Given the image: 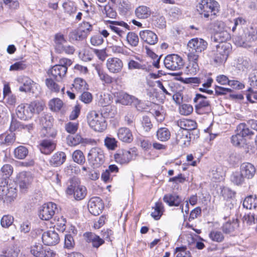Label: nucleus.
I'll return each mask as SVG.
<instances>
[{
    "mask_svg": "<svg viewBox=\"0 0 257 257\" xmlns=\"http://www.w3.org/2000/svg\"><path fill=\"white\" fill-rule=\"evenodd\" d=\"M243 206L248 209H253L256 211L257 208V198L255 196L249 195L243 200Z\"/></svg>",
    "mask_w": 257,
    "mask_h": 257,
    "instance_id": "2f4dec72",
    "label": "nucleus"
},
{
    "mask_svg": "<svg viewBox=\"0 0 257 257\" xmlns=\"http://www.w3.org/2000/svg\"><path fill=\"white\" fill-rule=\"evenodd\" d=\"M117 141L113 138L106 137L104 140L105 146L111 150H114L117 147Z\"/></svg>",
    "mask_w": 257,
    "mask_h": 257,
    "instance_id": "e2e57ef3",
    "label": "nucleus"
},
{
    "mask_svg": "<svg viewBox=\"0 0 257 257\" xmlns=\"http://www.w3.org/2000/svg\"><path fill=\"white\" fill-rule=\"evenodd\" d=\"M49 105L52 110L58 111L60 110L63 106V102L60 99L55 98L50 100Z\"/></svg>",
    "mask_w": 257,
    "mask_h": 257,
    "instance_id": "49530a36",
    "label": "nucleus"
},
{
    "mask_svg": "<svg viewBox=\"0 0 257 257\" xmlns=\"http://www.w3.org/2000/svg\"><path fill=\"white\" fill-rule=\"evenodd\" d=\"M31 252L36 257H46L48 256L46 249L41 243H37L32 246Z\"/></svg>",
    "mask_w": 257,
    "mask_h": 257,
    "instance_id": "7c9ffc66",
    "label": "nucleus"
},
{
    "mask_svg": "<svg viewBox=\"0 0 257 257\" xmlns=\"http://www.w3.org/2000/svg\"><path fill=\"white\" fill-rule=\"evenodd\" d=\"M163 201L169 206H179L182 202V199L176 193H168L164 196Z\"/></svg>",
    "mask_w": 257,
    "mask_h": 257,
    "instance_id": "bb28decb",
    "label": "nucleus"
},
{
    "mask_svg": "<svg viewBox=\"0 0 257 257\" xmlns=\"http://www.w3.org/2000/svg\"><path fill=\"white\" fill-rule=\"evenodd\" d=\"M88 208L91 214L95 216L98 215L104 208L102 200L97 197L91 198L88 203Z\"/></svg>",
    "mask_w": 257,
    "mask_h": 257,
    "instance_id": "2eb2a0df",
    "label": "nucleus"
},
{
    "mask_svg": "<svg viewBox=\"0 0 257 257\" xmlns=\"http://www.w3.org/2000/svg\"><path fill=\"white\" fill-rule=\"evenodd\" d=\"M112 102V96L107 93H101L98 98V103L102 106H107Z\"/></svg>",
    "mask_w": 257,
    "mask_h": 257,
    "instance_id": "79ce46f5",
    "label": "nucleus"
},
{
    "mask_svg": "<svg viewBox=\"0 0 257 257\" xmlns=\"http://www.w3.org/2000/svg\"><path fill=\"white\" fill-rule=\"evenodd\" d=\"M193 110L192 106L189 104H183L179 107V112L181 114L188 115L191 114Z\"/></svg>",
    "mask_w": 257,
    "mask_h": 257,
    "instance_id": "0e129e2a",
    "label": "nucleus"
},
{
    "mask_svg": "<svg viewBox=\"0 0 257 257\" xmlns=\"http://www.w3.org/2000/svg\"><path fill=\"white\" fill-rule=\"evenodd\" d=\"M128 69H141L147 71L148 68L147 66L145 64H141L139 62L132 60L128 63Z\"/></svg>",
    "mask_w": 257,
    "mask_h": 257,
    "instance_id": "052dcab7",
    "label": "nucleus"
},
{
    "mask_svg": "<svg viewBox=\"0 0 257 257\" xmlns=\"http://www.w3.org/2000/svg\"><path fill=\"white\" fill-rule=\"evenodd\" d=\"M43 243L47 245H55L60 241L59 236L55 230H48L44 232L42 236Z\"/></svg>",
    "mask_w": 257,
    "mask_h": 257,
    "instance_id": "6ab92c4d",
    "label": "nucleus"
},
{
    "mask_svg": "<svg viewBox=\"0 0 257 257\" xmlns=\"http://www.w3.org/2000/svg\"><path fill=\"white\" fill-rule=\"evenodd\" d=\"M44 105L39 101H33L30 103H22L16 109V114L21 119L26 120L31 118L35 112H41Z\"/></svg>",
    "mask_w": 257,
    "mask_h": 257,
    "instance_id": "f257e3e1",
    "label": "nucleus"
},
{
    "mask_svg": "<svg viewBox=\"0 0 257 257\" xmlns=\"http://www.w3.org/2000/svg\"><path fill=\"white\" fill-rule=\"evenodd\" d=\"M257 40V28L250 27L243 30L242 33L234 38V42L237 46L248 48L250 47L249 43Z\"/></svg>",
    "mask_w": 257,
    "mask_h": 257,
    "instance_id": "f03ea898",
    "label": "nucleus"
},
{
    "mask_svg": "<svg viewBox=\"0 0 257 257\" xmlns=\"http://www.w3.org/2000/svg\"><path fill=\"white\" fill-rule=\"evenodd\" d=\"M78 29L86 38L93 30V26L87 22H83L79 25Z\"/></svg>",
    "mask_w": 257,
    "mask_h": 257,
    "instance_id": "37998d69",
    "label": "nucleus"
},
{
    "mask_svg": "<svg viewBox=\"0 0 257 257\" xmlns=\"http://www.w3.org/2000/svg\"><path fill=\"white\" fill-rule=\"evenodd\" d=\"M18 81L21 84L19 87V90L21 92H31L33 85L36 84L29 77L23 76L18 79Z\"/></svg>",
    "mask_w": 257,
    "mask_h": 257,
    "instance_id": "393cba45",
    "label": "nucleus"
},
{
    "mask_svg": "<svg viewBox=\"0 0 257 257\" xmlns=\"http://www.w3.org/2000/svg\"><path fill=\"white\" fill-rule=\"evenodd\" d=\"M14 220V218L10 215H4L1 220V225L4 228H8L11 226Z\"/></svg>",
    "mask_w": 257,
    "mask_h": 257,
    "instance_id": "5fc2aeb1",
    "label": "nucleus"
},
{
    "mask_svg": "<svg viewBox=\"0 0 257 257\" xmlns=\"http://www.w3.org/2000/svg\"><path fill=\"white\" fill-rule=\"evenodd\" d=\"M208 44L206 41L201 38H193L190 40L188 43V46L192 49L189 52H194L195 54L201 53L204 51L207 47Z\"/></svg>",
    "mask_w": 257,
    "mask_h": 257,
    "instance_id": "dca6fc26",
    "label": "nucleus"
},
{
    "mask_svg": "<svg viewBox=\"0 0 257 257\" xmlns=\"http://www.w3.org/2000/svg\"><path fill=\"white\" fill-rule=\"evenodd\" d=\"M145 49L146 50V53L147 54V55L153 60V62L152 63L153 65L156 68H159L160 60L161 56L159 57L157 54H156L154 52H153L152 50H151L150 48L148 46H145Z\"/></svg>",
    "mask_w": 257,
    "mask_h": 257,
    "instance_id": "58836bf2",
    "label": "nucleus"
},
{
    "mask_svg": "<svg viewBox=\"0 0 257 257\" xmlns=\"http://www.w3.org/2000/svg\"><path fill=\"white\" fill-rule=\"evenodd\" d=\"M45 84L49 89L54 92H58L60 89L59 86L52 79V78H47Z\"/></svg>",
    "mask_w": 257,
    "mask_h": 257,
    "instance_id": "13d9d810",
    "label": "nucleus"
},
{
    "mask_svg": "<svg viewBox=\"0 0 257 257\" xmlns=\"http://www.w3.org/2000/svg\"><path fill=\"white\" fill-rule=\"evenodd\" d=\"M115 102L116 103H119L124 105H133L139 111H141L144 109L141 100L126 93H120Z\"/></svg>",
    "mask_w": 257,
    "mask_h": 257,
    "instance_id": "9d476101",
    "label": "nucleus"
},
{
    "mask_svg": "<svg viewBox=\"0 0 257 257\" xmlns=\"http://www.w3.org/2000/svg\"><path fill=\"white\" fill-rule=\"evenodd\" d=\"M55 144L49 140L42 141L39 146L41 152L45 155L50 154L55 150Z\"/></svg>",
    "mask_w": 257,
    "mask_h": 257,
    "instance_id": "cd10ccee",
    "label": "nucleus"
},
{
    "mask_svg": "<svg viewBox=\"0 0 257 257\" xmlns=\"http://www.w3.org/2000/svg\"><path fill=\"white\" fill-rule=\"evenodd\" d=\"M231 44L229 43H220L216 47L214 61L217 64L224 63L231 50Z\"/></svg>",
    "mask_w": 257,
    "mask_h": 257,
    "instance_id": "6e6552de",
    "label": "nucleus"
},
{
    "mask_svg": "<svg viewBox=\"0 0 257 257\" xmlns=\"http://www.w3.org/2000/svg\"><path fill=\"white\" fill-rule=\"evenodd\" d=\"M135 13L138 18L143 19L148 18L151 14L150 8L144 6L138 7Z\"/></svg>",
    "mask_w": 257,
    "mask_h": 257,
    "instance_id": "f704fd0d",
    "label": "nucleus"
},
{
    "mask_svg": "<svg viewBox=\"0 0 257 257\" xmlns=\"http://www.w3.org/2000/svg\"><path fill=\"white\" fill-rule=\"evenodd\" d=\"M73 88L78 92H81L88 89L86 81L81 78H75L72 84Z\"/></svg>",
    "mask_w": 257,
    "mask_h": 257,
    "instance_id": "72a5a7b5",
    "label": "nucleus"
},
{
    "mask_svg": "<svg viewBox=\"0 0 257 257\" xmlns=\"http://www.w3.org/2000/svg\"><path fill=\"white\" fill-rule=\"evenodd\" d=\"M154 211L151 213V216L156 220H158L162 215L164 211V208L163 203L161 202H157L155 205L153 207Z\"/></svg>",
    "mask_w": 257,
    "mask_h": 257,
    "instance_id": "c9c22d12",
    "label": "nucleus"
},
{
    "mask_svg": "<svg viewBox=\"0 0 257 257\" xmlns=\"http://www.w3.org/2000/svg\"><path fill=\"white\" fill-rule=\"evenodd\" d=\"M109 22L111 24L109 26L111 30L120 37L124 35L126 30L130 29L129 26L123 21H109Z\"/></svg>",
    "mask_w": 257,
    "mask_h": 257,
    "instance_id": "412c9836",
    "label": "nucleus"
},
{
    "mask_svg": "<svg viewBox=\"0 0 257 257\" xmlns=\"http://www.w3.org/2000/svg\"><path fill=\"white\" fill-rule=\"evenodd\" d=\"M211 28L213 29L214 34L220 33L222 31H226V27L225 24L222 21H216L211 24Z\"/></svg>",
    "mask_w": 257,
    "mask_h": 257,
    "instance_id": "8fccbe9b",
    "label": "nucleus"
},
{
    "mask_svg": "<svg viewBox=\"0 0 257 257\" xmlns=\"http://www.w3.org/2000/svg\"><path fill=\"white\" fill-rule=\"evenodd\" d=\"M106 66L109 72L117 73L121 71L123 67V62L118 58H109L106 60Z\"/></svg>",
    "mask_w": 257,
    "mask_h": 257,
    "instance_id": "a211bd4d",
    "label": "nucleus"
},
{
    "mask_svg": "<svg viewBox=\"0 0 257 257\" xmlns=\"http://www.w3.org/2000/svg\"><path fill=\"white\" fill-rule=\"evenodd\" d=\"M174 253L176 254V257H191L190 251L185 246L176 247Z\"/></svg>",
    "mask_w": 257,
    "mask_h": 257,
    "instance_id": "bf43d9fd",
    "label": "nucleus"
},
{
    "mask_svg": "<svg viewBox=\"0 0 257 257\" xmlns=\"http://www.w3.org/2000/svg\"><path fill=\"white\" fill-rule=\"evenodd\" d=\"M66 192L68 195L73 194L76 200H81L86 195V188L80 184L78 178L74 177L69 180Z\"/></svg>",
    "mask_w": 257,
    "mask_h": 257,
    "instance_id": "39448f33",
    "label": "nucleus"
},
{
    "mask_svg": "<svg viewBox=\"0 0 257 257\" xmlns=\"http://www.w3.org/2000/svg\"><path fill=\"white\" fill-rule=\"evenodd\" d=\"M88 160L94 166L98 167L101 165L104 161L103 151L99 148L91 149L88 155Z\"/></svg>",
    "mask_w": 257,
    "mask_h": 257,
    "instance_id": "ddd939ff",
    "label": "nucleus"
},
{
    "mask_svg": "<svg viewBox=\"0 0 257 257\" xmlns=\"http://www.w3.org/2000/svg\"><path fill=\"white\" fill-rule=\"evenodd\" d=\"M209 237L214 241L220 242L223 240L224 235L220 231L214 230L209 234Z\"/></svg>",
    "mask_w": 257,
    "mask_h": 257,
    "instance_id": "6e6d98bb",
    "label": "nucleus"
},
{
    "mask_svg": "<svg viewBox=\"0 0 257 257\" xmlns=\"http://www.w3.org/2000/svg\"><path fill=\"white\" fill-rule=\"evenodd\" d=\"M171 136L169 129L166 127H161L157 132V137L158 140L165 142L168 141Z\"/></svg>",
    "mask_w": 257,
    "mask_h": 257,
    "instance_id": "ea45409f",
    "label": "nucleus"
},
{
    "mask_svg": "<svg viewBox=\"0 0 257 257\" xmlns=\"http://www.w3.org/2000/svg\"><path fill=\"white\" fill-rule=\"evenodd\" d=\"M118 138L123 142L130 143L133 140V136L131 131L127 127H122L117 131Z\"/></svg>",
    "mask_w": 257,
    "mask_h": 257,
    "instance_id": "a878e982",
    "label": "nucleus"
},
{
    "mask_svg": "<svg viewBox=\"0 0 257 257\" xmlns=\"http://www.w3.org/2000/svg\"><path fill=\"white\" fill-rule=\"evenodd\" d=\"M52 117L48 114H44L40 118V123L45 130L50 128L52 125Z\"/></svg>",
    "mask_w": 257,
    "mask_h": 257,
    "instance_id": "a19ab883",
    "label": "nucleus"
},
{
    "mask_svg": "<svg viewBox=\"0 0 257 257\" xmlns=\"http://www.w3.org/2000/svg\"><path fill=\"white\" fill-rule=\"evenodd\" d=\"M187 56L189 63L186 68L187 71L188 73L195 74L199 69L198 64L199 55L194 52H189Z\"/></svg>",
    "mask_w": 257,
    "mask_h": 257,
    "instance_id": "f3484780",
    "label": "nucleus"
},
{
    "mask_svg": "<svg viewBox=\"0 0 257 257\" xmlns=\"http://www.w3.org/2000/svg\"><path fill=\"white\" fill-rule=\"evenodd\" d=\"M78 128V123L76 122H69L65 124V128L69 134H74Z\"/></svg>",
    "mask_w": 257,
    "mask_h": 257,
    "instance_id": "338daca9",
    "label": "nucleus"
},
{
    "mask_svg": "<svg viewBox=\"0 0 257 257\" xmlns=\"http://www.w3.org/2000/svg\"><path fill=\"white\" fill-rule=\"evenodd\" d=\"M87 123L89 126L96 132H102L107 127L105 118L101 113L95 110L89 111L87 115Z\"/></svg>",
    "mask_w": 257,
    "mask_h": 257,
    "instance_id": "20e7f679",
    "label": "nucleus"
},
{
    "mask_svg": "<svg viewBox=\"0 0 257 257\" xmlns=\"http://www.w3.org/2000/svg\"><path fill=\"white\" fill-rule=\"evenodd\" d=\"M72 158L75 162L79 164H83L85 161L83 153L80 150L75 151L72 154Z\"/></svg>",
    "mask_w": 257,
    "mask_h": 257,
    "instance_id": "4d7b16f0",
    "label": "nucleus"
},
{
    "mask_svg": "<svg viewBox=\"0 0 257 257\" xmlns=\"http://www.w3.org/2000/svg\"><path fill=\"white\" fill-rule=\"evenodd\" d=\"M72 62L70 59L63 58L59 60V64L54 65L49 70L51 75L56 81H59L67 71L68 67L71 65Z\"/></svg>",
    "mask_w": 257,
    "mask_h": 257,
    "instance_id": "0eeeda50",
    "label": "nucleus"
},
{
    "mask_svg": "<svg viewBox=\"0 0 257 257\" xmlns=\"http://www.w3.org/2000/svg\"><path fill=\"white\" fill-rule=\"evenodd\" d=\"M231 141L233 146L238 147H243L246 143V139L239 135L237 133L235 135L232 136Z\"/></svg>",
    "mask_w": 257,
    "mask_h": 257,
    "instance_id": "a18cd8bd",
    "label": "nucleus"
},
{
    "mask_svg": "<svg viewBox=\"0 0 257 257\" xmlns=\"http://www.w3.org/2000/svg\"><path fill=\"white\" fill-rule=\"evenodd\" d=\"M66 155L60 152L54 154L49 161L50 164L53 167H58L64 163L66 160Z\"/></svg>",
    "mask_w": 257,
    "mask_h": 257,
    "instance_id": "c85d7f7f",
    "label": "nucleus"
},
{
    "mask_svg": "<svg viewBox=\"0 0 257 257\" xmlns=\"http://www.w3.org/2000/svg\"><path fill=\"white\" fill-rule=\"evenodd\" d=\"M88 239L89 240V242H91L92 246L95 248L99 247L104 242L103 239L100 238L99 236L94 234H91Z\"/></svg>",
    "mask_w": 257,
    "mask_h": 257,
    "instance_id": "3c124183",
    "label": "nucleus"
},
{
    "mask_svg": "<svg viewBox=\"0 0 257 257\" xmlns=\"http://www.w3.org/2000/svg\"><path fill=\"white\" fill-rule=\"evenodd\" d=\"M69 37L70 39L76 41H81L85 39L78 28L70 32Z\"/></svg>",
    "mask_w": 257,
    "mask_h": 257,
    "instance_id": "680f3d73",
    "label": "nucleus"
},
{
    "mask_svg": "<svg viewBox=\"0 0 257 257\" xmlns=\"http://www.w3.org/2000/svg\"><path fill=\"white\" fill-rule=\"evenodd\" d=\"M164 63L166 68L173 71L180 70L184 65L183 59L175 54L167 55L164 60Z\"/></svg>",
    "mask_w": 257,
    "mask_h": 257,
    "instance_id": "9b49d317",
    "label": "nucleus"
},
{
    "mask_svg": "<svg viewBox=\"0 0 257 257\" xmlns=\"http://www.w3.org/2000/svg\"><path fill=\"white\" fill-rule=\"evenodd\" d=\"M100 79L105 83L109 84L112 82L113 78L107 73L100 69H96Z\"/></svg>",
    "mask_w": 257,
    "mask_h": 257,
    "instance_id": "864d4df0",
    "label": "nucleus"
},
{
    "mask_svg": "<svg viewBox=\"0 0 257 257\" xmlns=\"http://www.w3.org/2000/svg\"><path fill=\"white\" fill-rule=\"evenodd\" d=\"M245 179V177L242 176V173L240 172L233 173L230 177L231 182L237 185L242 184Z\"/></svg>",
    "mask_w": 257,
    "mask_h": 257,
    "instance_id": "603ef678",
    "label": "nucleus"
},
{
    "mask_svg": "<svg viewBox=\"0 0 257 257\" xmlns=\"http://www.w3.org/2000/svg\"><path fill=\"white\" fill-rule=\"evenodd\" d=\"M33 178L29 172H22L17 177V183L22 192H26L31 186Z\"/></svg>",
    "mask_w": 257,
    "mask_h": 257,
    "instance_id": "4468645a",
    "label": "nucleus"
},
{
    "mask_svg": "<svg viewBox=\"0 0 257 257\" xmlns=\"http://www.w3.org/2000/svg\"><path fill=\"white\" fill-rule=\"evenodd\" d=\"M230 38V34L226 30L220 33H217L216 34H214L213 36L211 38L213 41L218 42L219 44L220 43H227L226 41L229 40Z\"/></svg>",
    "mask_w": 257,
    "mask_h": 257,
    "instance_id": "473e14b6",
    "label": "nucleus"
},
{
    "mask_svg": "<svg viewBox=\"0 0 257 257\" xmlns=\"http://www.w3.org/2000/svg\"><path fill=\"white\" fill-rule=\"evenodd\" d=\"M17 196L16 184L12 181L10 182L6 180L0 183V198L4 202L11 203Z\"/></svg>",
    "mask_w": 257,
    "mask_h": 257,
    "instance_id": "7ed1b4c3",
    "label": "nucleus"
},
{
    "mask_svg": "<svg viewBox=\"0 0 257 257\" xmlns=\"http://www.w3.org/2000/svg\"><path fill=\"white\" fill-rule=\"evenodd\" d=\"M126 41L128 44L132 47L138 46L139 39L137 34L134 32H128L126 35Z\"/></svg>",
    "mask_w": 257,
    "mask_h": 257,
    "instance_id": "09e8293b",
    "label": "nucleus"
},
{
    "mask_svg": "<svg viewBox=\"0 0 257 257\" xmlns=\"http://www.w3.org/2000/svg\"><path fill=\"white\" fill-rule=\"evenodd\" d=\"M63 7L65 12L69 15H71L76 11V7L72 2H67L63 4Z\"/></svg>",
    "mask_w": 257,
    "mask_h": 257,
    "instance_id": "774afa93",
    "label": "nucleus"
},
{
    "mask_svg": "<svg viewBox=\"0 0 257 257\" xmlns=\"http://www.w3.org/2000/svg\"><path fill=\"white\" fill-rule=\"evenodd\" d=\"M57 211V205L53 202L44 204L40 207L39 216L43 220H49L52 218Z\"/></svg>",
    "mask_w": 257,
    "mask_h": 257,
    "instance_id": "f8f14e48",
    "label": "nucleus"
},
{
    "mask_svg": "<svg viewBox=\"0 0 257 257\" xmlns=\"http://www.w3.org/2000/svg\"><path fill=\"white\" fill-rule=\"evenodd\" d=\"M102 13L109 18L113 19L116 16V12L109 5H106L104 7Z\"/></svg>",
    "mask_w": 257,
    "mask_h": 257,
    "instance_id": "69168bd1",
    "label": "nucleus"
},
{
    "mask_svg": "<svg viewBox=\"0 0 257 257\" xmlns=\"http://www.w3.org/2000/svg\"><path fill=\"white\" fill-rule=\"evenodd\" d=\"M82 138L78 134L69 135L66 138L67 143L70 146H75L82 143Z\"/></svg>",
    "mask_w": 257,
    "mask_h": 257,
    "instance_id": "c03bdc74",
    "label": "nucleus"
},
{
    "mask_svg": "<svg viewBox=\"0 0 257 257\" xmlns=\"http://www.w3.org/2000/svg\"><path fill=\"white\" fill-rule=\"evenodd\" d=\"M236 132L243 138L253 134V133L244 123H241L237 125Z\"/></svg>",
    "mask_w": 257,
    "mask_h": 257,
    "instance_id": "e433bc0d",
    "label": "nucleus"
},
{
    "mask_svg": "<svg viewBox=\"0 0 257 257\" xmlns=\"http://www.w3.org/2000/svg\"><path fill=\"white\" fill-rule=\"evenodd\" d=\"M141 39L150 45H155L158 41L157 35L152 31L146 30L140 32Z\"/></svg>",
    "mask_w": 257,
    "mask_h": 257,
    "instance_id": "b1692460",
    "label": "nucleus"
},
{
    "mask_svg": "<svg viewBox=\"0 0 257 257\" xmlns=\"http://www.w3.org/2000/svg\"><path fill=\"white\" fill-rule=\"evenodd\" d=\"M28 149L25 146H20L16 148L14 151V157L18 159H24L28 155Z\"/></svg>",
    "mask_w": 257,
    "mask_h": 257,
    "instance_id": "4c0bfd02",
    "label": "nucleus"
},
{
    "mask_svg": "<svg viewBox=\"0 0 257 257\" xmlns=\"http://www.w3.org/2000/svg\"><path fill=\"white\" fill-rule=\"evenodd\" d=\"M254 212V211L252 212L245 214L242 218L243 222L249 225L257 223V215L255 214Z\"/></svg>",
    "mask_w": 257,
    "mask_h": 257,
    "instance_id": "de8ad7c7",
    "label": "nucleus"
},
{
    "mask_svg": "<svg viewBox=\"0 0 257 257\" xmlns=\"http://www.w3.org/2000/svg\"><path fill=\"white\" fill-rule=\"evenodd\" d=\"M133 157V154L129 151L120 150L114 156L115 161L120 164H126L129 163Z\"/></svg>",
    "mask_w": 257,
    "mask_h": 257,
    "instance_id": "4be33fe9",
    "label": "nucleus"
},
{
    "mask_svg": "<svg viewBox=\"0 0 257 257\" xmlns=\"http://www.w3.org/2000/svg\"><path fill=\"white\" fill-rule=\"evenodd\" d=\"M178 125L180 127V131H190L196 127L197 124L195 121L191 119H181L178 121Z\"/></svg>",
    "mask_w": 257,
    "mask_h": 257,
    "instance_id": "c756f323",
    "label": "nucleus"
},
{
    "mask_svg": "<svg viewBox=\"0 0 257 257\" xmlns=\"http://www.w3.org/2000/svg\"><path fill=\"white\" fill-rule=\"evenodd\" d=\"M200 15L205 18L214 16L219 12V5L214 0H202L198 4Z\"/></svg>",
    "mask_w": 257,
    "mask_h": 257,
    "instance_id": "423d86ee",
    "label": "nucleus"
},
{
    "mask_svg": "<svg viewBox=\"0 0 257 257\" xmlns=\"http://www.w3.org/2000/svg\"><path fill=\"white\" fill-rule=\"evenodd\" d=\"M193 101L196 104L195 108L197 113L208 114L211 111L210 102L205 96L197 93L194 98Z\"/></svg>",
    "mask_w": 257,
    "mask_h": 257,
    "instance_id": "1a4fd4ad",
    "label": "nucleus"
},
{
    "mask_svg": "<svg viewBox=\"0 0 257 257\" xmlns=\"http://www.w3.org/2000/svg\"><path fill=\"white\" fill-rule=\"evenodd\" d=\"M240 171L242 173V176L246 179H251L256 173V168L251 163L244 162L241 164Z\"/></svg>",
    "mask_w": 257,
    "mask_h": 257,
    "instance_id": "aec40b11",
    "label": "nucleus"
},
{
    "mask_svg": "<svg viewBox=\"0 0 257 257\" xmlns=\"http://www.w3.org/2000/svg\"><path fill=\"white\" fill-rule=\"evenodd\" d=\"M191 139V134L187 131L179 130L176 134V142L182 147L189 145Z\"/></svg>",
    "mask_w": 257,
    "mask_h": 257,
    "instance_id": "5701e85b",
    "label": "nucleus"
}]
</instances>
